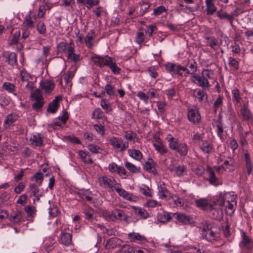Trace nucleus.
I'll use <instances>...</instances> for the list:
<instances>
[{
    "label": "nucleus",
    "instance_id": "nucleus-1",
    "mask_svg": "<svg viewBox=\"0 0 253 253\" xmlns=\"http://www.w3.org/2000/svg\"><path fill=\"white\" fill-rule=\"evenodd\" d=\"M169 149L177 152L181 156H185L187 155L189 147L185 142L179 143L177 138L169 135L167 138Z\"/></svg>",
    "mask_w": 253,
    "mask_h": 253
},
{
    "label": "nucleus",
    "instance_id": "nucleus-2",
    "mask_svg": "<svg viewBox=\"0 0 253 253\" xmlns=\"http://www.w3.org/2000/svg\"><path fill=\"white\" fill-rule=\"evenodd\" d=\"M200 229L202 237L208 241H217L219 238V234L215 230V228L213 227L209 222L207 221L203 222Z\"/></svg>",
    "mask_w": 253,
    "mask_h": 253
},
{
    "label": "nucleus",
    "instance_id": "nucleus-3",
    "mask_svg": "<svg viewBox=\"0 0 253 253\" xmlns=\"http://www.w3.org/2000/svg\"><path fill=\"white\" fill-rule=\"evenodd\" d=\"M31 14L32 12L31 11L28 12V13L25 16L22 24V38L24 39H26L29 37L30 34V30L32 29L35 26L33 18L36 19V16L34 15L32 17Z\"/></svg>",
    "mask_w": 253,
    "mask_h": 253
},
{
    "label": "nucleus",
    "instance_id": "nucleus-4",
    "mask_svg": "<svg viewBox=\"0 0 253 253\" xmlns=\"http://www.w3.org/2000/svg\"><path fill=\"white\" fill-rule=\"evenodd\" d=\"M165 67L166 70L169 72L174 74H177L181 77L183 76L182 71L185 72V77H187V75H189L190 73L189 69L186 67L182 66L178 64L168 63L165 64Z\"/></svg>",
    "mask_w": 253,
    "mask_h": 253
},
{
    "label": "nucleus",
    "instance_id": "nucleus-5",
    "mask_svg": "<svg viewBox=\"0 0 253 253\" xmlns=\"http://www.w3.org/2000/svg\"><path fill=\"white\" fill-rule=\"evenodd\" d=\"M191 81L192 83L201 86L203 89L209 88L210 86L208 79L202 74H194L191 77Z\"/></svg>",
    "mask_w": 253,
    "mask_h": 253
},
{
    "label": "nucleus",
    "instance_id": "nucleus-6",
    "mask_svg": "<svg viewBox=\"0 0 253 253\" xmlns=\"http://www.w3.org/2000/svg\"><path fill=\"white\" fill-rule=\"evenodd\" d=\"M114 189L118 193L119 196L123 197L125 200L133 202H136L138 200L137 196H135L131 193H129L125 190L122 189L121 188V185L119 183H117L116 185H115Z\"/></svg>",
    "mask_w": 253,
    "mask_h": 253
},
{
    "label": "nucleus",
    "instance_id": "nucleus-7",
    "mask_svg": "<svg viewBox=\"0 0 253 253\" xmlns=\"http://www.w3.org/2000/svg\"><path fill=\"white\" fill-rule=\"evenodd\" d=\"M91 60L96 66L102 67L105 66H109L113 61V59L112 57L108 55H106L105 56L95 55L94 56H92L91 57Z\"/></svg>",
    "mask_w": 253,
    "mask_h": 253
},
{
    "label": "nucleus",
    "instance_id": "nucleus-8",
    "mask_svg": "<svg viewBox=\"0 0 253 253\" xmlns=\"http://www.w3.org/2000/svg\"><path fill=\"white\" fill-rule=\"evenodd\" d=\"M113 147L120 152L124 151L128 147V143H125L121 138L113 137L109 140Z\"/></svg>",
    "mask_w": 253,
    "mask_h": 253
},
{
    "label": "nucleus",
    "instance_id": "nucleus-9",
    "mask_svg": "<svg viewBox=\"0 0 253 253\" xmlns=\"http://www.w3.org/2000/svg\"><path fill=\"white\" fill-rule=\"evenodd\" d=\"M98 180L100 186L108 188L112 191L113 188H115V185L117 183L114 178H111L106 176L99 177Z\"/></svg>",
    "mask_w": 253,
    "mask_h": 253
},
{
    "label": "nucleus",
    "instance_id": "nucleus-10",
    "mask_svg": "<svg viewBox=\"0 0 253 253\" xmlns=\"http://www.w3.org/2000/svg\"><path fill=\"white\" fill-rule=\"evenodd\" d=\"M75 46L72 42H70L67 48V58L74 63H76L81 60L80 54H77L74 53Z\"/></svg>",
    "mask_w": 253,
    "mask_h": 253
},
{
    "label": "nucleus",
    "instance_id": "nucleus-11",
    "mask_svg": "<svg viewBox=\"0 0 253 253\" xmlns=\"http://www.w3.org/2000/svg\"><path fill=\"white\" fill-rule=\"evenodd\" d=\"M110 218L113 217L115 219L124 221L128 223V216L121 210L115 209L112 211L109 214Z\"/></svg>",
    "mask_w": 253,
    "mask_h": 253
},
{
    "label": "nucleus",
    "instance_id": "nucleus-12",
    "mask_svg": "<svg viewBox=\"0 0 253 253\" xmlns=\"http://www.w3.org/2000/svg\"><path fill=\"white\" fill-rule=\"evenodd\" d=\"M155 141L153 142V146L156 150L161 155H163L168 153L169 150L163 144L161 139L159 137L155 136Z\"/></svg>",
    "mask_w": 253,
    "mask_h": 253
},
{
    "label": "nucleus",
    "instance_id": "nucleus-13",
    "mask_svg": "<svg viewBox=\"0 0 253 253\" xmlns=\"http://www.w3.org/2000/svg\"><path fill=\"white\" fill-rule=\"evenodd\" d=\"M2 56L5 59V62L9 65L13 66L17 64V55L14 52L4 51L2 53Z\"/></svg>",
    "mask_w": 253,
    "mask_h": 253
},
{
    "label": "nucleus",
    "instance_id": "nucleus-14",
    "mask_svg": "<svg viewBox=\"0 0 253 253\" xmlns=\"http://www.w3.org/2000/svg\"><path fill=\"white\" fill-rule=\"evenodd\" d=\"M207 172L209 175L208 180L211 184L214 186H218L221 184L220 180L215 176V174L211 168L208 166L207 168Z\"/></svg>",
    "mask_w": 253,
    "mask_h": 253
},
{
    "label": "nucleus",
    "instance_id": "nucleus-15",
    "mask_svg": "<svg viewBox=\"0 0 253 253\" xmlns=\"http://www.w3.org/2000/svg\"><path fill=\"white\" fill-rule=\"evenodd\" d=\"M187 116L189 121L194 124L199 123L201 120V116L199 112L195 109L188 110Z\"/></svg>",
    "mask_w": 253,
    "mask_h": 253
},
{
    "label": "nucleus",
    "instance_id": "nucleus-16",
    "mask_svg": "<svg viewBox=\"0 0 253 253\" xmlns=\"http://www.w3.org/2000/svg\"><path fill=\"white\" fill-rule=\"evenodd\" d=\"M240 114L244 121L253 122V114L246 104H244L241 109Z\"/></svg>",
    "mask_w": 253,
    "mask_h": 253
},
{
    "label": "nucleus",
    "instance_id": "nucleus-17",
    "mask_svg": "<svg viewBox=\"0 0 253 253\" xmlns=\"http://www.w3.org/2000/svg\"><path fill=\"white\" fill-rule=\"evenodd\" d=\"M193 96L197 98L198 101L200 103L207 102L208 95L204 89L201 88H196L193 90Z\"/></svg>",
    "mask_w": 253,
    "mask_h": 253
},
{
    "label": "nucleus",
    "instance_id": "nucleus-18",
    "mask_svg": "<svg viewBox=\"0 0 253 253\" xmlns=\"http://www.w3.org/2000/svg\"><path fill=\"white\" fill-rule=\"evenodd\" d=\"M230 197H231V193H226L224 194H222L221 193H220L216 201L213 202V206L216 205H217L220 207L225 206L226 201L230 199Z\"/></svg>",
    "mask_w": 253,
    "mask_h": 253
},
{
    "label": "nucleus",
    "instance_id": "nucleus-19",
    "mask_svg": "<svg viewBox=\"0 0 253 253\" xmlns=\"http://www.w3.org/2000/svg\"><path fill=\"white\" fill-rule=\"evenodd\" d=\"M240 246L248 250L253 248V241L246 235L245 232L242 233V240L240 243Z\"/></svg>",
    "mask_w": 253,
    "mask_h": 253
},
{
    "label": "nucleus",
    "instance_id": "nucleus-20",
    "mask_svg": "<svg viewBox=\"0 0 253 253\" xmlns=\"http://www.w3.org/2000/svg\"><path fill=\"white\" fill-rule=\"evenodd\" d=\"M18 116L16 114H10L8 115L3 123V126L5 129L9 128L11 126L14 125V123L18 120Z\"/></svg>",
    "mask_w": 253,
    "mask_h": 253
},
{
    "label": "nucleus",
    "instance_id": "nucleus-21",
    "mask_svg": "<svg viewBox=\"0 0 253 253\" xmlns=\"http://www.w3.org/2000/svg\"><path fill=\"white\" fill-rule=\"evenodd\" d=\"M222 167L225 171L232 172L235 169V162L232 158L229 157L224 162Z\"/></svg>",
    "mask_w": 253,
    "mask_h": 253
},
{
    "label": "nucleus",
    "instance_id": "nucleus-22",
    "mask_svg": "<svg viewBox=\"0 0 253 253\" xmlns=\"http://www.w3.org/2000/svg\"><path fill=\"white\" fill-rule=\"evenodd\" d=\"M62 99V97L57 96L51 102L47 109V111L51 113H55L59 107V102Z\"/></svg>",
    "mask_w": 253,
    "mask_h": 253
},
{
    "label": "nucleus",
    "instance_id": "nucleus-23",
    "mask_svg": "<svg viewBox=\"0 0 253 253\" xmlns=\"http://www.w3.org/2000/svg\"><path fill=\"white\" fill-rule=\"evenodd\" d=\"M128 237L130 242L143 244L147 241L145 237L137 233H130L128 234Z\"/></svg>",
    "mask_w": 253,
    "mask_h": 253
},
{
    "label": "nucleus",
    "instance_id": "nucleus-24",
    "mask_svg": "<svg viewBox=\"0 0 253 253\" xmlns=\"http://www.w3.org/2000/svg\"><path fill=\"white\" fill-rule=\"evenodd\" d=\"M40 86L45 92H50L55 87V84L52 80H46L40 83Z\"/></svg>",
    "mask_w": 253,
    "mask_h": 253
},
{
    "label": "nucleus",
    "instance_id": "nucleus-25",
    "mask_svg": "<svg viewBox=\"0 0 253 253\" xmlns=\"http://www.w3.org/2000/svg\"><path fill=\"white\" fill-rule=\"evenodd\" d=\"M217 16L220 19H225L228 21L231 26H233V21L234 19V14H228L225 11L220 9L217 11Z\"/></svg>",
    "mask_w": 253,
    "mask_h": 253
},
{
    "label": "nucleus",
    "instance_id": "nucleus-26",
    "mask_svg": "<svg viewBox=\"0 0 253 253\" xmlns=\"http://www.w3.org/2000/svg\"><path fill=\"white\" fill-rule=\"evenodd\" d=\"M122 241L117 237H112L108 239L106 243V248L107 249H113L118 246L121 245Z\"/></svg>",
    "mask_w": 253,
    "mask_h": 253
},
{
    "label": "nucleus",
    "instance_id": "nucleus-27",
    "mask_svg": "<svg viewBox=\"0 0 253 253\" xmlns=\"http://www.w3.org/2000/svg\"><path fill=\"white\" fill-rule=\"evenodd\" d=\"M173 216L180 222L184 224L191 223V218L181 213H174Z\"/></svg>",
    "mask_w": 253,
    "mask_h": 253
},
{
    "label": "nucleus",
    "instance_id": "nucleus-28",
    "mask_svg": "<svg viewBox=\"0 0 253 253\" xmlns=\"http://www.w3.org/2000/svg\"><path fill=\"white\" fill-rule=\"evenodd\" d=\"M72 235L70 233L62 231L60 234V242L65 246H69L72 244Z\"/></svg>",
    "mask_w": 253,
    "mask_h": 253
},
{
    "label": "nucleus",
    "instance_id": "nucleus-29",
    "mask_svg": "<svg viewBox=\"0 0 253 253\" xmlns=\"http://www.w3.org/2000/svg\"><path fill=\"white\" fill-rule=\"evenodd\" d=\"M196 204L197 207L202 209H206L209 208L211 211L214 210L212 204H209L208 200L206 199H200L196 201Z\"/></svg>",
    "mask_w": 253,
    "mask_h": 253
},
{
    "label": "nucleus",
    "instance_id": "nucleus-30",
    "mask_svg": "<svg viewBox=\"0 0 253 253\" xmlns=\"http://www.w3.org/2000/svg\"><path fill=\"white\" fill-rule=\"evenodd\" d=\"M171 218V216L168 212L162 210L159 212L157 215L158 221L161 223H166L169 221Z\"/></svg>",
    "mask_w": 253,
    "mask_h": 253
},
{
    "label": "nucleus",
    "instance_id": "nucleus-31",
    "mask_svg": "<svg viewBox=\"0 0 253 253\" xmlns=\"http://www.w3.org/2000/svg\"><path fill=\"white\" fill-rule=\"evenodd\" d=\"M236 198V196L234 194H231V197H230V199L226 201L225 207L227 208L228 210L231 211L232 213L235 211V207L236 206L237 202L235 200Z\"/></svg>",
    "mask_w": 253,
    "mask_h": 253
},
{
    "label": "nucleus",
    "instance_id": "nucleus-32",
    "mask_svg": "<svg viewBox=\"0 0 253 253\" xmlns=\"http://www.w3.org/2000/svg\"><path fill=\"white\" fill-rule=\"evenodd\" d=\"M206 4L207 14L212 15L216 11V7L214 4L213 0H206Z\"/></svg>",
    "mask_w": 253,
    "mask_h": 253
},
{
    "label": "nucleus",
    "instance_id": "nucleus-33",
    "mask_svg": "<svg viewBox=\"0 0 253 253\" xmlns=\"http://www.w3.org/2000/svg\"><path fill=\"white\" fill-rule=\"evenodd\" d=\"M128 153L130 157L137 161H140L142 159L143 155L138 150L129 149L128 150Z\"/></svg>",
    "mask_w": 253,
    "mask_h": 253
},
{
    "label": "nucleus",
    "instance_id": "nucleus-34",
    "mask_svg": "<svg viewBox=\"0 0 253 253\" xmlns=\"http://www.w3.org/2000/svg\"><path fill=\"white\" fill-rule=\"evenodd\" d=\"M132 208L135 214L139 215L141 218L146 219L149 217V214L145 210L136 207H132Z\"/></svg>",
    "mask_w": 253,
    "mask_h": 253
},
{
    "label": "nucleus",
    "instance_id": "nucleus-35",
    "mask_svg": "<svg viewBox=\"0 0 253 253\" xmlns=\"http://www.w3.org/2000/svg\"><path fill=\"white\" fill-rule=\"evenodd\" d=\"M200 148L203 152L209 154L211 152L213 147L212 144L207 140H205L202 141V143L200 146Z\"/></svg>",
    "mask_w": 253,
    "mask_h": 253
},
{
    "label": "nucleus",
    "instance_id": "nucleus-36",
    "mask_svg": "<svg viewBox=\"0 0 253 253\" xmlns=\"http://www.w3.org/2000/svg\"><path fill=\"white\" fill-rule=\"evenodd\" d=\"M30 98L33 101H40L44 100L42 93L39 89H37L32 91L30 94Z\"/></svg>",
    "mask_w": 253,
    "mask_h": 253
},
{
    "label": "nucleus",
    "instance_id": "nucleus-37",
    "mask_svg": "<svg viewBox=\"0 0 253 253\" xmlns=\"http://www.w3.org/2000/svg\"><path fill=\"white\" fill-rule=\"evenodd\" d=\"M79 195L83 200L89 202H91L92 200V194L88 190L82 191L79 192Z\"/></svg>",
    "mask_w": 253,
    "mask_h": 253
},
{
    "label": "nucleus",
    "instance_id": "nucleus-38",
    "mask_svg": "<svg viewBox=\"0 0 253 253\" xmlns=\"http://www.w3.org/2000/svg\"><path fill=\"white\" fill-rule=\"evenodd\" d=\"M2 88L9 93H13L15 95L16 93V88L15 85L9 82H5L2 84Z\"/></svg>",
    "mask_w": 253,
    "mask_h": 253
},
{
    "label": "nucleus",
    "instance_id": "nucleus-39",
    "mask_svg": "<svg viewBox=\"0 0 253 253\" xmlns=\"http://www.w3.org/2000/svg\"><path fill=\"white\" fill-rule=\"evenodd\" d=\"M22 218V212L18 210L13 212L10 216L11 221L15 223L20 222Z\"/></svg>",
    "mask_w": 253,
    "mask_h": 253
},
{
    "label": "nucleus",
    "instance_id": "nucleus-40",
    "mask_svg": "<svg viewBox=\"0 0 253 253\" xmlns=\"http://www.w3.org/2000/svg\"><path fill=\"white\" fill-rule=\"evenodd\" d=\"M175 172L177 176L181 177L187 173V167L184 165L178 166L175 169Z\"/></svg>",
    "mask_w": 253,
    "mask_h": 253
},
{
    "label": "nucleus",
    "instance_id": "nucleus-41",
    "mask_svg": "<svg viewBox=\"0 0 253 253\" xmlns=\"http://www.w3.org/2000/svg\"><path fill=\"white\" fill-rule=\"evenodd\" d=\"M31 143L37 146H41L43 145V139L41 134H38L37 135H34L33 138L30 139Z\"/></svg>",
    "mask_w": 253,
    "mask_h": 253
},
{
    "label": "nucleus",
    "instance_id": "nucleus-42",
    "mask_svg": "<svg viewBox=\"0 0 253 253\" xmlns=\"http://www.w3.org/2000/svg\"><path fill=\"white\" fill-rule=\"evenodd\" d=\"M187 66H189V74L193 75L194 73L196 72L197 69V64L196 62L191 59V60H188L187 63H186Z\"/></svg>",
    "mask_w": 253,
    "mask_h": 253
},
{
    "label": "nucleus",
    "instance_id": "nucleus-43",
    "mask_svg": "<svg viewBox=\"0 0 253 253\" xmlns=\"http://www.w3.org/2000/svg\"><path fill=\"white\" fill-rule=\"evenodd\" d=\"M228 61L229 65L232 71H236L238 70L239 63L235 58L230 57L228 58Z\"/></svg>",
    "mask_w": 253,
    "mask_h": 253
},
{
    "label": "nucleus",
    "instance_id": "nucleus-44",
    "mask_svg": "<svg viewBox=\"0 0 253 253\" xmlns=\"http://www.w3.org/2000/svg\"><path fill=\"white\" fill-rule=\"evenodd\" d=\"M105 118L104 112L100 108L94 109L92 114V119H101Z\"/></svg>",
    "mask_w": 253,
    "mask_h": 253
},
{
    "label": "nucleus",
    "instance_id": "nucleus-45",
    "mask_svg": "<svg viewBox=\"0 0 253 253\" xmlns=\"http://www.w3.org/2000/svg\"><path fill=\"white\" fill-rule=\"evenodd\" d=\"M245 159L246 160V168L248 175H250L252 171V166L251 161L250 158V155L248 153L245 154Z\"/></svg>",
    "mask_w": 253,
    "mask_h": 253
},
{
    "label": "nucleus",
    "instance_id": "nucleus-46",
    "mask_svg": "<svg viewBox=\"0 0 253 253\" xmlns=\"http://www.w3.org/2000/svg\"><path fill=\"white\" fill-rule=\"evenodd\" d=\"M232 94L233 96V101L236 103H240L242 98L240 96L239 89L237 87L234 88L232 90Z\"/></svg>",
    "mask_w": 253,
    "mask_h": 253
},
{
    "label": "nucleus",
    "instance_id": "nucleus-47",
    "mask_svg": "<svg viewBox=\"0 0 253 253\" xmlns=\"http://www.w3.org/2000/svg\"><path fill=\"white\" fill-rule=\"evenodd\" d=\"M94 38L92 34L90 33H87L86 37L84 38V42L86 46L88 48H92L93 46V42H92V40Z\"/></svg>",
    "mask_w": 253,
    "mask_h": 253
},
{
    "label": "nucleus",
    "instance_id": "nucleus-48",
    "mask_svg": "<svg viewBox=\"0 0 253 253\" xmlns=\"http://www.w3.org/2000/svg\"><path fill=\"white\" fill-rule=\"evenodd\" d=\"M207 40V44L210 46L211 48L214 49L215 46L217 45L218 40L213 37H207L206 38Z\"/></svg>",
    "mask_w": 253,
    "mask_h": 253
},
{
    "label": "nucleus",
    "instance_id": "nucleus-49",
    "mask_svg": "<svg viewBox=\"0 0 253 253\" xmlns=\"http://www.w3.org/2000/svg\"><path fill=\"white\" fill-rule=\"evenodd\" d=\"M43 179V174L41 171L37 172L33 176L31 177V180H35V181L41 185Z\"/></svg>",
    "mask_w": 253,
    "mask_h": 253
},
{
    "label": "nucleus",
    "instance_id": "nucleus-50",
    "mask_svg": "<svg viewBox=\"0 0 253 253\" xmlns=\"http://www.w3.org/2000/svg\"><path fill=\"white\" fill-rule=\"evenodd\" d=\"M124 137L129 141H134V139H138V137L135 133L131 131H127L125 132Z\"/></svg>",
    "mask_w": 253,
    "mask_h": 253
},
{
    "label": "nucleus",
    "instance_id": "nucleus-51",
    "mask_svg": "<svg viewBox=\"0 0 253 253\" xmlns=\"http://www.w3.org/2000/svg\"><path fill=\"white\" fill-rule=\"evenodd\" d=\"M28 191L31 194V196H36L37 194H39V188L38 187L37 185L35 183L30 184L29 185L28 188Z\"/></svg>",
    "mask_w": 253,
    "mask_h": 253
},
{
    "label": "nucleus",
    "instance_id": "nucleus-52",
    "mask_svg": "<svg viewBox=\"0 0 253 253\" xmlns=\"http://www.w3.org/2000/svg\"><path fill=\"white\" fill-rule=\"evenodd\" d=\"M93 128L98 134L104 136L105 132L104 126L101 124H95L93 125Z\"/></svg>",
    "mask_w": 253,
    "mask_h": 253
},
{
    "label": "nucleus",
    "instance_id": "nucleus-53",
    "mask_svg": "<svg viewBox=\"0 0 253 253\" xmlns=\"http://www.w3.org/2000/svg\"><path fill=\"white\" fill-rule=\"evenodd\" d=\"M125 166L126 168L131 172L132 173H136L139 171V168L136 167L132 163H130L128 162H126L125 163Z\"/></svg>",
    "mask_w": 253,
    "mask_h": 253
},
{
    "label": "nucleus",
    "instance_id": "nucleus-54",
    "mask_svg": "<svg viewBox=\"0 0 253 253\" xmlns=\"http://www.w3.org/2000/svg\"><path fill=\"white\" fill-rule=\"evenodd\" d=\"M154 166L155 162L154 160L152 159H149L144 165V169L148 171H151Z\"/></svg>",
    "mask_w": 253,
    "mask_h": 253
},
{
    "label": "nucleus",
    "instance_id": "nucleus-55",
    "mask_svg": "<svg viewBox=\"0 0 253 253\" xmlns=\"http://www.w3.org/2000/svg\"><path fill=\"white\" fill-rule=\"evenodd\" d=\"M100 106L102 109L105 110L107 112H110L112 110L110 103L108 102V101L106 99H102L101 100Z\"/></svg>",
    "mask_w": 253,
    "mask_h": 253
},
{
    "label": "nucleus",
    "instance_id": "nucleus-56",
    "mask_svg": "<svg viewBox=\"0 0 253 253\" xmlns=\"http://www.w3.org/2000/svg\"><path fill=\"white\" fill-rule=\"evenodd\" d=\"M37 29L38 32L40 34L42 35H45L46 29L45 24L43 22H40L39 23H38L37 25Z\"/></svg>",
    "mask_w": 253,
    "mask_h": 253
},
{
    "label": "nucleus",
    "instance_id": "nucleus-57",
    "mask_svg": "<svg viewBox=\"0 0 253 253\" xmlns=\"http://www.w3.org/2000/svg\"><path fill=\"white\" fill-rule=\"evenodd\" d=\"M223 103V97L219 95L216 98L213 104V109L214 112H216L218 108L221 107Z\"/></svg>",
    "mask_w": 253,
    "mask_h": 253
},
{
    "label": "nucleus",
    "instance_id": "nucleus-58",
    "mask_svg": "<svg viewBox=\"0 0 253 253\" xmlns=\"http://www.w3.org/2000/svg\"><path fill=\"white\" fill-rule=\"evenodd\" d=\"M84 213L86 219L91 220L93 218L94 210L91 208H88L84 210Z\"/></svg>",
    "mask_w": 253,
    "mask_h": 253
},
{
    "label": "nucleus",
    "instance_id": "nucleus-59",
    "mask_svg": "<svg viewBox=\"0 0 253 253\" xmlns=\"http://www.w3.org/2000/svg\"><path fill=\"white\" fill-rule=\"evenodd\" d=\"M159 196L161 198H166L168 196V191L164 185L159 186Z\"/></svg>",
    "mask_w": 253,
    "mask_h": 253
},
{
    "label": "nucleus",
    "instance_id": "nucleus-60",
    "mask_svg": "<svg viewBox=\"0 0 253 253\" xmlns=\"http://www.w3.org/2000/svg\"><path fill=\"white\" fill-rule=\"evenodd\" d=\"M121 252L124 253H135V250L130 245L126 244L122 246Z\"/></svg>",
    "mask_w": 253,
    "mask_h": 253
},
{
    "label": "nucleus",
    "instance_id": "nucleus-61",
    "mask_svg": "<svg viewBox=\"0 0 253 253\" xmlns=\"http://www.w3.org/2000/svg\"><path fill=\"white\" fill-rule=\"evenodd\" d=\"M144 33L143 32H138L136 33L135 41L138 44H141L144 41Z\"/></svg>",
    "mask_w": 253,
    "mask_h": 253
},
{
    "label": "nucleus",
    "instance_id": "nucleus-62",
    "mask_svg": "<svg viewBox=\"0 0 253 253\" xmlns=\"http://www.w3.org/2000/svg\"><path fill=\"white\" fill-rule=\"evenodd\" d=\"M109 67L114 74L117 75L120 74L121 68L113 61L111 63Z\"/></svg>",
    "mask_w": 253,
    "mask_h": 253
},
{
    "label": "nucleus",
    "instance_id": "nucleus-63",
    "mask_svg": "<svg viewBox=\"0 0 253 253\" xmlns=\"http://www.w3.org/2000/svg\"><path fill=\"white\" fill-rule=\"evenodd\" d=\"M147 207L149 208H155L157 206H161V203L158 202L156 200H148L145 204Z\"/></svg>",
    "mask_w": 253,
    "mask_h": 253
},
{
    "label": "nucleus",
    "instance_id": "nucleus-64",
    "mask_svg": "<svg viewBox=\"0 0 253 253\" xmlns=\"http://www.w3.org/2000/svg\"><path fill=\"white\" fill-rule=\"evenodd\" d=\"M35 102L32 104V108L36 111H39L43 106L44 100L40 101H35Z\"/></svg>",
    "mask_w": 253,
    "mask_h": 253
}]
</instances>
